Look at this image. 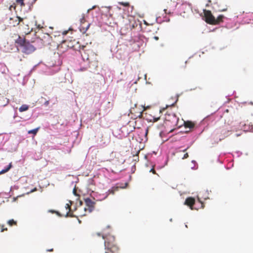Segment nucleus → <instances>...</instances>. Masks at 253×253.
Listing matches in <instances>:
<instances>
[{"label": "nucleus", "instance_id": "nucleus-1", "mask_svg": "<svg viewBox=\"0 0 253 253\" xmlns=\"http://www.w3.org/2000/svg\"><path fill=\"white\" fill-rule=\"evenodd\" d=\"M34 37L30 39L28 36L22 38L17 35L18 38L15 40V42L21 48L22 52L27 54L33 52L37 48L48 44L51 38L48 34H45L42 39L37 37L36 33H34Z\"/></svg>", "mask_w": 253, "mask_h": 253}, {"label": "nucleus", "instance_id": "nucleus-2", "mask_svg": "<svg viewBox=\"0 0 253 253\" xmlns=\"http://www.w3.org/2000/svg\"><path fill=\"white\" fill-rule=\"evenodd\" d=\"M85 207L82 205V202H80V205L77 208H75L79 216L82 217L85 216L88 213L91 212L94 209L95 202L90 198L84 199Z\"/></svg>", "mask_w": 253, "mask_h": 253}, {"label": "nucleus", "instance_id": "nucleus-3", "mask_svg": "<svg viewBox=\"0 0 253 253\" xmlns=\"http://www.w3.org/2000/svg\"><path fill=\"white\" fill-rule=\"evenodd\" d=\"M15 24H13V26H15L16 25H19V29L20 32L22 36H24V37H26L31 34L32 32L33 31V28H30L28 24L25 23L23 22V18L16 16L15 17Z\"/></svg>", "mask_w": 253, "mask_h": 253}, {"label": "nucleus", "instance_id": "nucleus-4", "mask_svg": "<svg viewBox=\"0 0 253 253\" xmlns=\"http://www.w3.org/2000/svg\"><path fill=\"white\" fill-rule=\"evenodd\" d=\"M231 131V130L228 129V126L224 125L216 129L212 135L213 138L215 140L216 143H218L229 136Z\"/></svg>", "mask_w": 253, "mask_h": 253}, {"label": "nucleus", "instance_id": "nucleus-5", "mask_svg": "<svg viewBox=\"0 0 253 253\" xmlns=\"http://www.w3.org/2000/svg\"><path fill=\"white\" fill-rule=\"evenodd\" d=\"M102 238L105 239L104 245L105 250H119V248L116 243L115 238L114 236L108 235L104 237L102 235Z\"/></svg>", "mask_w": 253, "mask_h": 253}, {"label": "nucleus", "instance_id": "nucleus-6", "mask_svg": "<svg viewBox=\"0 0 253 253\" xmlns=\"http://www.w3.org/2000/svg\"><path fill=\"white\" fill-rule=\"evenodd\" d=\"M165 120V123L167 126H170L173 127L180 126L178 124L179 118L173 113H167Z\"/></svg>", "mask_w": 253, "mask_h": 253}, {"label": "nucleus", "instance_id": "nucleus-7", "mask_svg": "<svg viewBox=\"0 0 253 253\" xmlns=\"http://www.w3.org/2000/svg\"><path fill=\"white\" fill-rule=\"evenodd\" d=\"M205 21L211 25H217V22H215V17L212 14L211 11L209 10H204Z\"/></svg>", "mask_w": 253, "mask_h": 253}, {"label": "nucleus", "instance_id": "nucleus-8", "mask_svg": "<svg viewBox=\"0 0 253 253\" xmlns=\"http://www.w3.org/2000/svg\"><path fill=\"white\" fill-rule=\"evenodd\" d=\"M81 25L80 27V31L83 33L84 34L88 30L90 26V23L87 22L85 20L84 15L83 14L80 19Z\"/></svg>", "mask_w": 253, "mask_h": 253}, {"label": "nucleus", "instance_id": "nucleus-9", "mask_svg": "<svg viewBox=\"0 0 253 253\" xmlns=\"http://www.w3.org/2000/svg\"><path fill=\"white\" fill-rule=\"evenodd\" d=\"M76 44H78V42L75 39L71 40L67 39H64V45H66L69 48H73L75 50L76 49L75 47Z\"/></svg>", "mask_w": 253, "mask_h": 253}, {"label": "nucleus", "instance_id": "nucleus-10", "mask_svg": "<svg viewBox=\"0 0 253 253\" xmlns=\"http://www.w3.org/2000/svg\"><path fill=\"white\" fill-rule=\"evenodd\" d=\"M195 199L194 198L192 197H188L186 199L184 203V205H187V206L189 207L190 208L193 210L194 209L193 208V206L195 204Z\"/></svg>", "mask_w": 253, "mask_h": 253}, {"label": "nucleus", "instance_id": "nucleus-11", "mask_svg": "<svg viewBox=\"0 0 253 253\" xmlns=\"http://www.w3.org/2000/svg\"><path fill=\"white\" fill-rule=\"evenodd\" d=\"M69 203H70V205H69V204H68V203L66 204L65 208L67 210H68V211L67 212L65 216L66 217H73L74 216V215L73 214V211H72V207H71L73 203L71 201H69Z\"/></svg>", "mask_w": 253, "mask_h": 253}, {"label": "nucleus", "instance_id": "nucleus-12", "mask_svg": "<svg viewBox=\"0 0 253 253\" xmlns=\"http://www.w3.org/2000/svg\"><path fill=\"white\" fill-rule=\"evenodd\" d=\"M85 46H82V47H80L79 51L83 57V59L84 60H89V56L88 54L86 53V50L84 49L85 48Z\"/></svg>", "mask_w": 253, "mask_h": 253}, {"label": "nucleus", "instance_id": "nucleus-13", "mask_svg": "<svg viewBox=\"0 0 253 253\" xmlns=\"http://www.w3.org/2000/svg\"><path fill=\"white\" fill-rule=\"evenodd\" d=\"M184 125L186 129H189V130H186V132H187L190 131L191 129L193 128L195 126L194 123L191 121L184 122Z\"/></svg>", "mask_w": 253, "mask_h": 253}, {"label": "nucleus", "instance_id": "nucleus-14", "mask_svg": "<svg viewBox=\"0 0 253 253\" xmlns=\"http://www.w3.org/2000/svg\"><path fill=\"white\" fill-rule=\"evenodd\" d=\"M125 188V187H122V186H119L113 187H112V188L111 189H109L108 191L107 196L110 194H114L116 191H117L119 190V188Z\"/></svg>", "mask_w": 253, "mask_h": 253}, {"label": "nucleus", "instance_id": "nucleus-15", "mask_svg": "<svg viewBox=\"0 0 253 253\" xmlns=\"http://www.w3.org/2000/svg\"><path fill=\"white\" fill-rule=\"evenodd\" d=\"M11 167H12V163H10L8 165V166L7 167V168H6L5 169L1 170L0 171V174H3L4 173H6L8 171H9V170L11 168Z\"/></svg>", "mask_w": 253, "mask_h": 253}, {"label": "nucleus", "instance_id": "nucleus-16", "mask_svg": "<svg viewBox=\"0 0 253 253\" xmlns=\"http://www.w3.org/2000/svg\"><path fill=\"white\" fill-rule=\"evenodd\" d=\"M29 108V107L28 105L26 104H23L19 108V110L20 112H22L28 110Z\"/></svg>", "mask_w": 253, "mask_h": 253}, {"label": "nucleus", "instance_id": "nucleus-17", "mask_svg": "<svg viewBox=\"0 0 253 253\" xmlns=\"http://www.w3.org/2000/svg\"><path fill=\"white\" fill-rule=\"evenodd\" d=\"M224 18V16L222 15H219L217 18H215V22H217V25L219 24L220 23L223 21V19Z\"/></svg>", "mask_w": 253, "mask_h": 253}, {"label": "nucleus", "instance_id": "nucleus-18", "mask_svg": "<svg viewBox=\"0 0 253 253\" xmlns=\"http://www.w3.org/2000/svg\"><path fill=\"white\" fill-rule=\"evenodd\" d=\"M37 0H29L27 3L29 6V9H31L33 6L34 4L36 2Z\"/></svg>", "mask_w": 253, "mask_h": 253}, {"label": "nucleus", "instance_id": "nucleus-19", "mask_svg": "<svg viewBox=\"0 0 253 253\" xmlns=\"http://www.w3.org/2000/svg\"><path fill=\"white\" fill-rule=\"evenodd\" d=\"M39 129V127H37L36 128L29 130L28 131V133L29 134H33L34 135H36L37 134V133L38 132Z\"/></svg>", "mask_w": 253, "mask_h": 253}, {"label": "nucleus", "instance_id": "nucleus-20", "mask_svg": "<svg viewBox=\"0 0 253 253\" xmlns=\"http://www.w3.org/2000/svg\"><path fill=\"white\" fill-rule=\"evenodd\" d=\"M7 223L9 225L12 226L13 225H16L17 222L16 221L14 220L13 219H10L8 221Z\"/></svg>", "mask_w": 253, "mask_h": 253}, {"label": "nucleus", "instance_id": "nucleus-21", "mask_svg": "<svg viewBox=\"0 0 253 253\" xmlns=\"http://www.w3.org/2000/svg\"><path fill=\"white\" fill-rule=\"evenodd\" d=\"M24 0H16V2L18 4H19L21 7H23L25 5V3L24 2Z\"/></svg>", "mask_w": 253, "mask_h": 253}, {"label": "nucleus", "instance_id": "nucleus-22", "mask_svg": "<svg viewBox=\"0 0 253 253\" xmlns=\"http://www.w3.org/2000/svg\"><path fill=\"white\" fill-rule=\"evenodd\" d=\"M118 251H113V250H105V253H116Z\"/></svg>", "mask_w": 253, "mask_h": 253}, {"label": "nucleus", "instance_id": "nucleus-23", "mask_svg": "<svg viewBox=\"0 0 253 253\" xmlns=\"http://www.w3.org/2000/svg\"><path fill=\"white\" fill-rule=\"evenodd\" d=\"M119 3L124 6H128L129 5V3L128 2H120Z\"/></svg>", "mask_w": 253, "mask_h": 253}, {"label": "nucleus", "instance_id": "nucleus-24", "mask_svg": "<svg viewBox=\"0 0 253 253\" xmlns=\"http://www.w3.org/2000/svg\"><path fill=\"white\" fill-rule=\"evenodd\" d=\"M49 212H51V213H56L58 216L61 217L62 216V215L58 211H53V210H50L49 211Z\"/></svg>", "mask_w": 253, "mask_h": 253}, {"label": "nucleus", "instance_id": "nucleus-25", "mask_svg": "<svg viewBox=\"0 0 253 253\" xmlns=\"http://www.w3.org/2000/svg\"><path fill=\"white\" fill-rule=\"evenodd\" d=\"M130 112L131 114H135L136 113V111H135V108H131L130 109Z\"/></svg>", "mask_w": 253, "mask_h": 253}, {"label": "nucleus", "instance_id": "nucleus-26", "mask_svg": "<svg viewBox=\"0 0 253 253\" xmlns=\"http://www.w3.org/2000/svg\"><path fill=\"white\" fill-rule=\"evenodd\" d=\"M142 111H139V112H138V114L137 115H135V117H136V118L137 117L140 118L142 116Z\"/></svg>", "mask_w": 253, "mask_h": 253}, {"label": "nucleus", "instance_id": "nucleus-27", "mask_svg": "<svg viewBox=\"0 0 253 253\" xmlns=\"http://www.w3.org/2000/svg\"><path fill=\"white\" fill-rule=\"evenodd\" d=\"M188 157H189L188 154L187 153H186L184 155L183 157H182V159H185L187 158Z\"/></svg>", "mask_w": 253, "mask_h": 253}, {"label": "nucleus", "instance_id": "nucleus-28", "mask_svg": "<svg viewBox=\"0 0 253 253\" xmlns=\"http://www.w3.org/2000/svg\"><path fill=\"white\" fill-rule=\"evenodd\" d=\"M150 172H152L153 174H156V171L154 169V167L150 170Z\"/></svg>", "mask_w": 253, "mask_h": 253}, {"label": "nucleus", "instance_id": "nucleus-29", "mask_svg": "<svg viewBox=\"0 0 253 253\" xmlns=\"http://www.w3.org/2000/svg\"><path fill=\"white\" fill-rule=\"evenodd\" d=\"M7 229L6 228H3V226L2 227V228L1 229V232H3L4 231H6Z\"/></svg>", "mask_w": 253, "mask_h": 253}, {"label": "nucleus", "instance_id": "nucleus-30", "mask_svg": "<svg viewBox=\"0 0 253 253\" xmlns=\"http://www.w3.org/2000/svg\"><path fill=\"white\" fill-rule=\"evenodd\" d=\"M154 39L156 41H158V40H159V37H157V36H155V37H154Z\"/></svg>", "mask_w": 253, "mask_h": 253}, {"label": "nucleus", "instance_id": "nucleus-31", "mask_svg": "<svg viewBox=\"0 0 253 253\" xmlns=\"http://www.w3.org/2000/svg\"><path fill=\"white\" fill-rule=\"evenodd\" d=\"M159 118H154V122H157V121H158L159 120Z\"/></svg>", "mask_w": 253, "mask_h": 253}, {"label": "nucleus", "instance_id": "nucleus-32", "mask_svg": "<svg viewBox=\"0 0 253 253\" xmlns=\"http://www.w3.org/2000/svg\"><path fill=\"white\" fill-rule=\"evenodd\" d=\"M68 33V31L64 30V35H66Z\"/></svg>", "mask_w": 253, "mask_h": 253}, {"label": "nucleus", "instance_id": "nucleus-33", "mask_svg": "<svg viewBox=\"0 0 253 253\" xmlns=\"http://www.w3.org/2000/svg\"><path fill=\"white\" fill-rule=\"evenodd\" d=\"M47 251H48V252H52L53 251V249H50V250H48Z\"/></svg>", "mask_w": 253, "mask_h": 253}, {"label": "nucleus", "instance_id": "nucleus-34", "mask_svg": "<svg viewBox=\"0 0 253 253\" xmlns=\"http://www.w3.org/2000/svg\"><path fill=\"white\" fill-rule=\"evenodd\" d=\"M188 148V147L186 149H184V150H183V152H185Z\"/></svg>", "mask_w": 253, "mask_h": 253}, {"label": "nucleus", "instance_id": "nucleus-35", "mask_svg": "<svg viewBox=\"0 0 253 253\" xmlns=\"http://www.w3.org/2000/svg\"><path fill=\"white\" fill-rule=\"evenodd\" d=\"M38 28L39 29H41L42 27H40V25H38Z\"/></svg>", "mask_w": 253, "mask_h": 253}, {"label": "nucleus", "instance_id": "nucleus-36", "mask_svg": "<svg viewBox=\"0 0 253 253\" xmlns=\"http://www.w3.org/2000/svg\"><path fill=\"white\" fill-rule=\"evenodd\" d=\"M97 235H98V236H100V233H97Z\"/></svg>", "mask_w": 253, "mask_h": 253}, {"label": "nucleus", "instance_id": "nucleus-37", "mask_svg": "<svg viewBox=\"0 0 253 253\" xmlns=\"http://www.w3.org/2000/svg\"><path fill=\"white\" fill-rule=\"evenodd\" d=\"M75 192H76V189H74V193L75 194Z\"/></svg>", "mask_w": 253, "mask_h": 253}]
</instances>
